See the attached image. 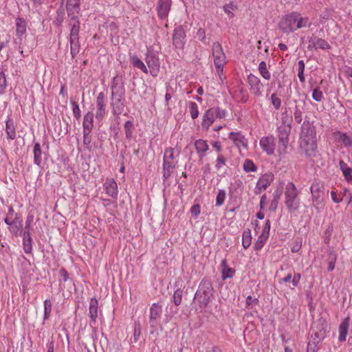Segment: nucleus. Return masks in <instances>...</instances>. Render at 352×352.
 <instances>
[{
	"instance_id": "28",
	"label": "nucleus",
	"mask_w": 352,
	"mask_h": 352,
	"mask_svg": "<svg viewBox=\"0 0 352 352\" xmlns=\"http://www.w3.org/2000/svg\"><path fill=\"white\" fill-rule=\"evenodd\" d=\"M26 32V22L21 18H17L16 20V34L17 38L21 41L22 36Z\"/></svg>"
},
{
	"instance_id": "7",
	"label": "nucleus",
	"mask_w": 352,
	"mask_h": 352,
	"mask_svg": "<svg viewBox=\"0 0 352 352\" xmlns=\"http://www.w3.org/2000/svg\"><path fill=\"white\" fill-rule=\"evenodd\" d=\"M162 313V307L158 303H153L149 309V324L151 333H153L159 324Z\"/></svg>"
},
{
	"instance_id": "62",
	"label": "nucleus",
	"mask_w": 352,
	"mask_h": 352,
	"mask_svg": "<svg viewBox=\"0 0 352 352\" xmlns=\"http://www.w3.org/2000/svg\"><path fill=\"white\" fill-rule=\"evenodd\" d=\"M215 111V116L219 118H223L226 115V111L224 109H221L219 107H213Z\"/></svg>"
},
{
	"instance_id": "48",
	"label": "nucleus",
	"mask_w": 352,
	"mask_h": 352,
	"mask_svg": "<svg viewBox=\"0 0 352 352\" xmlns=\"http://www.w3.org/2000/svg\"><path fill=\"white\" fill-rule=\"evenodd\" d=\"M312 98L314 100L317 102L322 101L323 98V94L320 90V87H316L315 89H314L312 93Z\"/></svg>"
},
{
	"instance_id": "38",
	"label": "nucleus",
	"mask_w": 352,
	"mask_h": 352,
	"mask_svg": "<svg viewBox=\"0 0 352 352\" xmlns=\"http://www.w3.org/2000/svg\"><path fill=\"white\" fill-rule=\"evenodd\" d=\"M304 111L303 106L296 105L294 111V117L295 121L300 124L302 120V113Z\"/></svg>"
},
{
	"instance_id": "63",
	"label": "nucleus",
	"mask_w": 352,
	"mask_h": 352,
	"mask_svg": "<svg viewBox=\"0 0 352 352\" xmlns=\"http://www.w3.org/2000/svg\"><path fill=\"white\" fill-rule=\"evenodd\" d=\"M6 86V80L5 74L3 72H0V93H1Z\"/></svg>"
},
{
	"instance_id": "61",
	"label": "nucleus",
	"mask_w": 352,
	"mask_h": 352,
	"mask_svg": "<svg viewBox=\"0 0 352 352\" xmlns=\"http://www.w3.org/2000/svg\"><path fill=\"white\" fill-rule=\"evenodd\" d=\"M197 36L200 41H201L204 43H206V32L203 28H199L197 30Z\"/></svg>"
},
{
	"instance_id": "11",
	"label": "nucleus",
	"mask_w": 352,
	"mask_h": 352,
	"mask_svg": "<svg viewBox=\"0 0 352 352\" xmlns=\"http://www.w3.org/2000/svg\"><path fill=\"white\" fill-rule=\"evenodd\" d=\"M277 131L279 142V148L278 151H280V147H283V149L285 151L287 148L291 127L288 126H280L278 127Z\"/></svg>"
},
{
	"instance_id": "27",
	"label": "nucleus",
	"mask_w": 352,
	"mask_h": 352,
	"mask_svg": "<svg viewBox=\"0 0 352 352\" xmlns=\"http://www.w3.org/2000/svg\"><path fill=\"white\" fill-rule=\"evenodd\" d=\"M66 9L69 16L74 15V11L80 10V0H67Z\"/></svg>"
},
{
	"instance_id": "55",
	"label": "nucleus",
	"mask_w": 352,
	"mask_h": 352,
	"mask_svg": "<svg viewBox=\"0 0 352 352\" xmlns=\"http://www.w3.org/2000/svg\"><path fill=\"white\" fill-rule=\"evenodd\" d=\"M118 86H124L122 76L118 74L113 78L111 87H117Z\"/></svg>"
},
{
	"instance_id": "8",
	"label": "nucleus",
	"mask_w": 352,
	"mask_h": 352,
	"mask_svg": "<svg viewBox=\"0 0 352 352\" xmlns=\"http://www.w3.org/2000/svg\"><path fill=\"white\" fill-rule=\"evenodd\" d=\"M322 186L318 182H314L311 186V192L312 195L313 205L314 206L319 209L322 207Z\"/></svg>"
},
{
	"instance_id": "12",
	"label": "nucleus",
	"mask_w": 352,
	"mask_h": 352,
	"mask_svg": "<svg viewBox=\"0 0 352 352\" xmlns=\"http://www.w3.org/2000/svg\"><path fill=\"white\" fill-rule=\"evenodd\" d=\"M248 82L250 86V91L254 95L256 96H261L263 85L261 80L257 76L250 74L248 76Z\"/></svg>"
},
{
	"instance_id": "35",
	"label": "nucleus",
	"mask_w": 352,
	"mask_h": 352,
	"mask_svg": "<svg viewBox=\"0 0 352 352\" xmlns=\"http://www.w3.org/2000/svg\"><path fill=\"white\" fill-rule=\"evenodd\" d=\"M252 242V235L250 229H245L243 232L242 234V245L244 249H247L250 247Z\"/></svg>"
},
{
	"instance_id": "19",
	"label": "nucleus",
	"mask_w": 352,
	"mask_h": 352,
	"mask_svg": "<svg viewBox=\"0 0 352 352\" xmlns=\"http://www.w3.org/2000/svg\"><path fill=\"white\" fill-rule=\"evenodd\" d=\"M158 15L161 19L166 18L170 8V0H158L157 4Z\"/></svg>"
},
{
	"instance_id": "40",
	"label": "nucleus",
	"mask_w": 352,
	"mask_h": 352,
	"mask_svg": "<svg viewBox=\"0 0 352 352\" xmlns=\"http://www.w3.org/2000/svg\"><path fill=\"white\" fill-rule=\"evenodd\" d=\"M126 138L129 140L131 139L133 129V124L131 121H126L124 125Z\"/></svg>"
},
{
	"instance_id": "21",
	"label": "nucleus",
	"mask_w": 352,
	"mask_h": 352,
	"mask_svg": "<svg viewBox=\"0 0 352 352\" xmlns=\"http://www.w3.org/2000/svg\"><path fill=\"white\" fill-rule=\"evenodd\" d=\"M106 193L111 197H116L118 195V185L113 179H107L104 184Z\"/></svg>"
},
{
	"instance_id": "25",
	"label": "nucleus",
	"mask_w": 352,
	"mask_h": 352,
	"mask_svg": "<svg viewBox=\"0 0 352 352\" xmlns=\"http://www.w3.org/2000/svg\"><path fill=\"white\" fill-rule=\"evenodd\" d=\"M195 146L201 159L205 157V153L209 149V146L207 144V142L201 139L195 141Z\"/></svg>"
},
{
	"instance_id": "5",
	"label": "nucleus",
	"mask_w": 352,
	"mask_h": 352,
	"mask_svg": "<svg viewBox=\"0 0 352 352\" xmlns=\"http://www.w3.org/2000/svg\"><path fill=\"white\" fill-rule=\"evenodd\" d=\"M212 56L217 72L221 78L226 60V55L223 51L221 44L219 42L214 43L212 45Z\"/></svg>"
},
{
	"instance_id": "18",
	"label": "nucleus",
	"mask_w": 352,
	"mask_h": 352,
	"mask_svg": "<svg viewBox=\"0 0 352 352\" xmlns=\"http://www.w3.org/2000/svg\"><path fill=\"white\" fill-rule=\"evenodd\" d=\"M229 139L233 142L239 149H241V147L247 148V140L241 133L232 132L229 134Z\"/></svg>"
},
{
	"instance_id": "51",
	"label": "nucleus",
	"mask_w": 352,
	"mask_h": 352,
	"mask_svg": "<svg viewBox=\"0 0 352 352\" xmlns=\"http://www.w3.org/2000/svg\"><path fill=\"white\" fill-rule=\"evenodd\" d=\"M282 124L280 126H288L291 127L292 122V117H289L287 112L282 113L281 117Z\"/></svg>"
},
{
	"instance_id": "50",
	"label": "nucleus",
	"mask_w": 352,
	"mask_h": 352,
	"mask_svg": "<svg viewBox=\"0 0 352 352\" xmlns=\"http://www.w3.org/2000/svg\"><path fill=\"white\" fill-rule=\"evenodd\" d=\"M182 300V291L177 289L173 294V302L176 306L181 304Z\"/></svg>"
},
{
	"instance_id": "60",
	"label": "nucleus",
	"mask_w": 352,
	"mask_h": 352,
	"mask_svg": "<svg viewBox=\"0 0 352 352\" xmlns=\"http://www.w3.org/2000/svg\"><path fill=\"white\" fill-rule=\"evenodd\" d=\"M293 278H292V287H289L291 289H294L295 287H296L301 278V275L299 273H294Z\"/></svg>"
},
{
	"instance_id": "29",
	"label": "nucleus",
	"mask_w": 352,
	"mask_h": 352,
	"mask_svg": "<svg viewBox=\"0 0 352 352\" xmlns=\"http://www.w3.org/2000/svg\"><path fill=\"white\" fill-rule=\"evenodd\" d=\"M327 325L324 327V324H321V327L318 328V330L315 331L314 334L311 336L310 339L312 340H315L316 342L319 344V342L324 338L326 336V329Z\"/></svg>"
},
{
	"instance_id": "53",
	"label": "nucleus",
	"mask_w": 352,
	"mask_h": 352,
	"mask_svg": "<svg viewBox=\"0 0 352 352\" xmlns=\"http://www.w3.org/2000/svg\"><path fill=\"white\" fill-rule=\"evenodd\" d=\"M339 141L341 142L346 146L352 145V140L346 133L340 134Z\"/></svg>"
},
{
	"instance_id": "16",
	"label": "nucleus",
	"mask_w": 352,
	"mask_h": 352,
	"mask_svg": "<svg viewBox=\"0 0 352 352\" xmlns=\"http://www.w3.org/2000/svg\"><path fill=\"white\" fill-rule=\"evenodd\" d=\"M97 111L96 118L102 120L105 113L104 94L102 92L98 94L96 99Z\"/></svg>"
},
{
	"instance_id": "10",
	"label": "nucleus",
	"mask_w": 352,
	"mask_h": 352,
	"mask_svg": "<svg viewBox=\"0 0 352 352\" xmlns=\"http://www.w3.org/2000/svg\"><path fill=\"white\" fill-rule=\"evenodd\" d=\"M259 144L263 152L267 155H273L276 148L275 138L273 135L263 137L259 141Z\"/></svg>"
},
{
	"instance_id": "41",
	"label": "nucleus",
	"mask_w": 352,
	"mask_h": 352,
	"mask_svg": "<svg viewBox=\"0 0 352 352\" xmlns=\"http://www.w3.org/2000/svg\"><path fill=\"white\" fill-rule=\"evenodd\" d=\"M316 45L315 50H317V49L329 50L331 47V46L328 43V42L321 38L317 37V39H316Z\"/></svg>"
},
{
	"instance_id": "57",
	"label": "nucleus",
	"mask_w": 352,
	"mask_h": 352,
	"mask_svg": "<svg viewBox=\"0 0 352 352\" xmlns=\"http://www.w3.org/2000/svg\"><path fill=\"white\" fill-rule=\"evenodd\" d=\"M271 100L273 106L277 110L279 109L281 106V100L278 97L276 96L275 94H273L271 96Z\"/></svg>"
},
{
	"instance_id": "15",
	"label": "nucleus",
	"mask_w": 352,
	"mask_h": 352,
	"mask_svg": "<svg viewBox=\"0 0 352 352\" xmlns=\"http://www.w3.org/2000/svg\"><path fill=\"white\" fill-rule=\"evenodd\" d=\"M69 25L71 28L69 38H79L78 33L80 30V20L78 16L75 15L71 16Z\"/></svg>"
},
{
	"instance_id": "9",
	"label": "nucleus",
	"mask_w": 352,
	"mask_h": 352,
	"mask_svg": "<svg viewBox=\"0 0 352 352\" xmlns=\"http://www.w3.org/2000/svg\"><path fill=\"white\" fill-rule=\"evenodd\" d=\"M274 180V175L272 173H266L263 174L258 180L254 192L259 195L262 191H264L271 184Z\"/></svg>"
},
{
	"instance_id": "22",
	"label": "nucleus",
	"mask_w": 352,
	"mask_h": 352,
	"mask_svg": "<svg viewBox=\"0 0 352 352\" xmlns=\"http://www.w3.org/2000/svg\"><path fill=\"white\" fill-rule=\"evenodd\" d=\"M98 302L96 298H92L89 302V316L91 318V325L95 324L98 318Z\"/></svg>"
},
{
	"instance_id": "2",
	"label": "nucleus",
	"mask_w": 352,
	"mask_h": 352,
	"mask_svg": "<svg viewBox=\"0 0 352 352\" xmlns=\"http://www.w3.org/2000/svg\"><path fill=\"white\" fill-rule=\"evenodd\" d=\"M300 148L308 158H312L316 155L318 148L316 135L312 128L302 127Z\"/></svg>"
},
{
	"instance_id": "3",
	"label": "nucleus",
	"mask_w": 352,
	"mask_h": 352,
	"mask_svg": "<svg viewBox=\"0 0 352 352\" xmlns=\"http://www.w3.org/2000/svg\"><path fill=\"white\" fill-rule=\"evenodd\" d=\"M298 192L292 182H289L285 187V197L287 208L290 212L297 210L300 206Z\"/></svg>"
},
{
	"instance_id": "39",
	"label": "nucleus",
	"mask_w": 352,
	"mask_h": 352,
	"mask_svg": "<svg viewBox=\"0 0 352 352\" xmlns=\"http://www.w3.org/2000/svg\"><path fill=\"white\" fill-rule=\"evenodd\" d=\"M111 98H124L125 94L124 87H111Z\"/></svg>"
},
{
	"instance_id": "64",
	"label": "nucleus",
	"mask_w": 352,
	"mask_h": 352,
	"mask_svg": "<svg viewBox=\"0 0 352 352\" xmlns=\"http://www.w3.org/2000/svg\"><path fill=\"white\" fill-rule=\"evenodd\" d=\"M308 39V42H309V45L307 47L308 50H312L313 48H316V39H317V37L316 36H311L310 37H308L307 38Z\"/></svg>"
},
{
	"instance_id": "14",
	"label": "nucleus",
	"mask_w": 352,
	"mask_h": 352,
	"mask_svg": "<svg viewBox=\"0 0 352 352\" xmlns=\"http://www.w3.org/2000/svg\"><path fill=\"white\" fill-rule=\"evenodd\" d=\"M11 225L9 227V231L15 236H21L23 232V222L21 216L19 214H15L14 219L12 220Z\"/></svg>"
},
{
	"instance_id": "44",
	"label": "nucleus",
	"mask_w": 352,
	"mask_h": 352,
	"mask_svg": "<svg viewBox=\"0 0 352 352\" xmlns=\"http://www.w3.org/2000/svg\"><path fill=\"white\" fill-rule=\"evenodd\" d=\"M52 302L50 300L46 299L44 301V320H47L52 311Z\"/></svg>"
},
{
	"instance_id": "26",
	"label": "nucleus",
	"mask_w": 352,
	"mask_h": 352,
	"mask_svg": "<svg viewBox=\"0 0 352 352\" xmlns=\"http://www.w3.org/2000/svg\"><path fill=\"white\" fill-rule=\"evenodd\" d=\"M349 327V318L343 320L339 327V340L343 342L346 340Z\"/></svg>"
},
{
	"instance_id": "20",
	"label": "nucleus",
	"mask_w": 352,
	"mask_h": 352,
	"mask_svg": "<svg viewBox=\"0 0 352 352\" xmlns=\"http://www.w3.org/2000/svg\"><path fill=\"white\" fill-rule=\"evenodd\" d=\"M213 290L211 282L206 278H204L199 286V289L197 290L195 296H201V294L212 295V292Z\"/></svg>"
},
{
	"instance_id": "45",
	"label": "nucleus",
	"mask_w": 352,
	"mask_h": 352,
	"mask_svg": "<svg viewBox=\"0 0 352 352\" xmlns=\"http://www.w3.org/2000/svg\"><path fill=\"white\" fill-rule=\"evenodd\" d=\"M267 238V235L261 234L254 243V249L256 250H261L263 247Z\"/></svg>"
},
{
	"instance_id": "58",
	"label": "nucleus",
	"mask_w": 352,
	"mask_h": 352,
	"mask_svg": "<svg viewBox=\"0 0 352 352\" xmlns=\"http://www.w3.org/2000/svg\"><path fill=\"white\" fill-rule=\"evenodd\" d=\"M226 159L222 155H219L217 159L215 168L219 170L223 166L226 165Z\"/></svg>"
},
{
	"instance_id": "56",
	"label": "nucleus",
	"mask_w": 352,
	"mask_h": 352,
	"mask_svg": "<svg viewBox=\"0 0 352 352\" xmlns=\"http://www.w3.org/2000/svg\"><path fill=\"white\" fill-rule=\"evenodd\" d=\"M72 109H73L74 116L77 120H78L80 118V116H81L79 105L75 101H72Z\"/></svg>"
},
{
	"instance_id": "34",
	"label": "nucleus",
	"mask_w": 352,
	"mask_h": 352,
	"mask_svg": "<svg viewBox=\"0 0 352 352\" xmlns=\"http://www.w3.org/2000/svg\"><path fill=\"white\" fill-rule=\"evenodd\" d=\"M42 151L41 145L38 142L34 144V162L37 166H41L42 162Z\"/></svg>"
},
{
	"instance_id": "33",
	"label": "nucleus",
	"mask_w": 352,
	"mask_h": 352,
	"mask_svg": "<svg viewBox=\"0 0 352 352\" xmlns=\"http://www.w3.org/2000/svg\"><path fill=\"white\" fill-rule=\"evenodd\" d=\"M94 114L91 112H88L83 119V129L84 131H91L93 128Z\"/></svg>"
},
{
	"instance_id": "30",
	"label": "nucleus",
	"mask_w": 352,
	"mask_h": 352,
	"mask_svg": "<svg viewBox=\"0 0 352 352\" xmlns=\"http://www.w3.org/2000/svg\"><path fill=\"white\" fill-rule=\"evenodd\" d=\"M221 267L223 280L232 278L234 276V270L227 265V262L225 259L221 261Z\"/></svg>"
},
{
	"instance_id": "32",
	"label": "nucleus",
	"mask_w": 352,
	"mask_h": 352,
	"mask_svg": "<svg viewBox=\"0 0 352 352\" xmlns=\"http://www.w3.org/2000/svg\"><path fill=\"white\" fill-rule=\"evenodd\" d=\"M6 131L7 136L10 140H14L16 138V129L14 120L9 119L6 121Z\"/></svg>"
},
{
	"instance_id": "43",
	"label": "nucleus",
	"mask_w": 352,
	"mask_h": 352,
	"mask_svg": "<svg viewBox=\"0 0 352 352\" xmlns=\"http://www.w3.org/2000/svg\"><path fill=\"white\" fill-rule=\"evenodd\" d=\"M91 131H84L83 134V144L86 148L89 151L91 150V136L90 135Z\"/></svg>"
},
{
	"instance_id": "23",
	"label": "nucleus",
	"mask_w": 352,
	"mask_h": 352,
	"mask_svg": "<svg viewBox=\"0 0 352 352\" xmlns=\"http://www.w3.org/2000/svg\"><path fill=\"white\" fill-rule=\"evenodd\" d=\"M112 102L111 104L112 107L113 113L116 116H119L123 111L124 103L122 102L124 98H111Z\"/></svg>"
},
{
	"instance_id": "42",
	"label": "nucleus",
	"mask_w": 352,
	"mask_h": 352,
	"mask_svg": "<svg viewBox=\"0 0 352 352\" xmlns=\"http://www.w3.org/2000/svg\"><path fill=\"white\" fill-rule=\"evenodd\" d=\"M243 169L246 173L255 172L257 167L250 160H245L243 164Z\"/></svg>"
},
{
	"instance_id": "49",
	"label": "nucleus",
	"mask_w": 352,
	"mask_h": 352,
	"mask_svg": "<svg viewBox=\"0 0 352 352\" xmlns=\"http://www.w3.org/2000/svg\"><path fill=\"white\" fill-rule=\"evenodd\" d=\"M210 296L211 295L207 294L206 296V294H201V296H196V298L201 306L206 307L210 300Z\"/></svg>"
},
{
	"instance_id": "59",
	"label": "nucleus",
	"mask_w": 352,
	"mask_h": 352,
	"mask_svg": "<svg viewBox=\"0 0 352 352\" xmlns=\"http://www.w3.org/2000/svg\"><path fill=\"white\" fill-rule=\"evenodd\" d=\"M140 333H141L140 324V322H135L134 324V333H133V338H134L135 342H136L138 340V338L140 336Z\"/></svg>"
},
{
	"instance_id": "17",
	"label": "nucleus",
	"mask_w": 352,
	"mask_h": 352,
	"mask_svg": "<svg viewBox=\"0 0 352 352\" xmlns=\"http://www.w3.org/2000/svg\"><path fill=\"white\" fill-rule=\"evenodd\" d=\"M216 118L217 116H215L214 109L213 108L208 109L203 116L201 126L208 130Z\"/></svg>"
},
{
	"instance_id": "24",
	"label": "nucleus",
	"mask_w": 352,
	"mask_h": 352,
	"mask_svg": "<svg viewBox=\"0 0 352 352\" xmlns=\"http://www.w3.org/2000/svg\"><path fill=\"white\" fill-rule=\"evenodd\" d=\"M327 252V258L326 261L328 264V271L331 272L335 269L338 254L333 248H328Z\"/></svg>"
},
{
	"instance_id": "54",
	"label": "nucleus",
	"mask_w": 352,
	"mask_h": 352,
	"mask_svg": "<svg viewBox=\"0 0 352 352\" xmlns=\"http://www.w3.org/2000/svg\"><path fill=\"white\" fill-rule=\"evenodd\" d=\"M23 250L27 254H30L32 251V239L23 240Z\"/></svg>"
},
{
	"instance_id": "36",
	"label": "nucleus",
	"mask_w": 352,
	"mask_h": 352,
	"mask_svg": "<svg viewBox=\"0 0 352 352\" xmlns=\"http://www.w3.org/2000/svg\"><path fill=\"white\" fill-rule=\"evenodd\" d=\"M78 40L79 38H69L70 51L72 58H74L76 56V54L79 52L80 45Z\"/></svg>"
},
{
	"instance_id": "52",
	"label": "nucleus",
	"mask_w": 352,
	"mask_h": 352,
	"mask_svg": "<svg viewBox=\"0 0 352 352\" xmlns=\"http://www.w3.org/2000/svg\"><path fill=\"white\" fill-rule=\"evenodd\" d=\"M318 343L315 340L309 339L307 344V352H317L318 350Z\"/></svg>"
},
{
	"instance_id": "4",
	"label": "nucleus",
	"mask_w": 352,
	"mask_h": 352,
	"mask_svg": "<svg viewBox=\"0 0 352 352\" xmlns=\"http://www.w3.org/2000/svg\"><path fill=\"white\" fill-rule=\"evenodd\" d=\"M178 155L179 152L175 155V149L173 148H168L165 150L163 162V177L164 179H167L173 173L177 164L175 158Z\"/></svg>"
},
{
	"instance_id": "46",
	"label": "nucleus",
	"mask_w": 352,
	"mask_h": 352,
	"mask_svg": "<svg viewBox=\"0 0 352 352\" xmlns=\"http://www.w3.org/2000/svg\"><path fill=\"white\" fill-rule=\"evenodd\" d=\"M226 192L224 190H219L216 197V206H221L223 204L226 199Z\"/></svg>"
},
{
	"instance_id": "6",
	"label": "nucleus",
	"mask_w": 352,
	"mask_h": 352,
	"mask_svg": "<svg viewBox=\"0 0 352 352\" xmlns=\"http://www.w3.org/2000/svg\"><path fill=\"white\" fill-rule=\"evenodd\" d=\"M145 61L150 69L151 74L156 77L160 72V60L157 53L153 50H148L146 54Z\"/></svg>"
},
{
	"instance_id": "47",
	"label": "nucleus",
	"mask_w": 352,
	"mask_h": 352,
	"mask_svg": "<svg viewBox=\"0 0 352 352\" xmlns=\"http://www.w3.org/2000/svg\"><path fill=\"white\" fill-rule=\"evenodd\" d=\"M189 109L191 118L192 119L197 118L199 116L198 105L197 104V103L195 102H190Z\"/></svg>"
},
{
	"instance_id": "13",
	"label": "nucleus",
	"mask_w": 352,
	"mask_h": 352,
	"mask_svg": "<svg viewBox=\"0 0 352 352\" xmlns=\"http://www.w3.org/2000/svg\"><path fill=\"white\" fill-rule=\"evenodd\" d=\"M186 33L182 26L177 27L173 35V43L176 48L182 49L185 44Z\"/></svg>"
},
{
	"instance_id": "37",
	"label": "nucleus",
	"mask_w": 352,
	"mask_h": 352,
	"mask_svg": "<svg viewBox=\"0 0 352 352\" xmlns=\"http://www.w3.org/2000/svg\"><path fill=\"white\" fill-rule=\"evenodd\" d=\"M258 72L261 76L265 80H270L271 78L270 73L269 72L266 63L261 61L258 65Z\"/></svg>"
},
{
	"instance_id": "31",
	"label": "nucleus",
	"mask_w": 352,
	"mask_h": 352,
	"mask_svg": "<svg viewBox=\"0 0 352 352\" xmlns=\"http://www.w3.org/2000/svg\"><path fill=\"white\" fill-rule=\"evenodd\" d=\"M130 63L133 67L140 69L145 74H148V72L146 66L136 55L130 57Z\"/></svg>"
},
{
	"instance_id": "1",
	"label": "nucleus",
	"mask_w": 352,
	"mask_h": 352,
	"mask_svg": "<svg viewBox=\"0 0 352 352\" xmlns=\"http://www.w3.org/2000/svg\"><path fill=\"white\" fill-rule=\"evenodd\" d=\"M278 25L283 32L289 33L300 28H308L311 23L308 17H302L299 12H292L283 16Z\"/></svg>"
}]
</instances>
